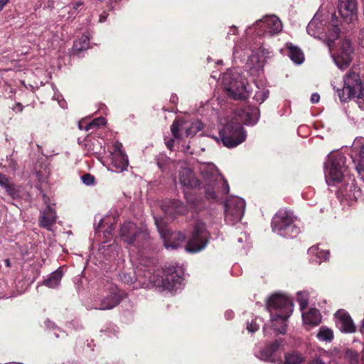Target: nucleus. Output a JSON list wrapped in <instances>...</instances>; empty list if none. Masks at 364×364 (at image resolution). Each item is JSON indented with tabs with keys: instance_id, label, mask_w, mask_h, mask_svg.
<instances>
[{
	"instance_id": "f257e3e1",
	"label": "nucleus",
	"mask_w": 364,
	"mask_h": 364,
	"mask_svg": "<svg viewBox=\"0 0 364 364\" xmlns=\"http://www.w3.org/2000/svg\"><path fill=\"white\" fill-rule=\"evenodd\" d=\"M267 306L271 313V328L276 335L287 331V319L294 310L290 297H268Z\"/></svg>"
},
{
	"instance_id": "f03ea898",
	"label": "nucleus",
	"mask_w": 364,
	"mask_h": 364,
	"mask_svg": "<svg viewBox=\"0 0 364 364\" xmlns=\"http://www.w3.org/2000/svg\"><path fill=\"white\" fill-rule=\"evenodd\" d=\"M183 272L179 267H171L166 269L159 272L157 271L151 275L149 271L144 273L145 277L149 278V284L143 282L139 273L137 274L135 280L138 279L139 282H143V287H150L151 286L161 289V290H168L172 291L181 287L183 282Z\"/></svg>"
},
{
	"instance_id": "7ed1b4c3",
	"label": "nucleus",
	"mask_w": 364,
	"mask_h": 364,
	"mask_svg": "<svg viewBox=\"0 0 364 364\" xmlns=\"http://www.w3.org/2000/svg\"><path fill=\"white\" fill-rule=\"evenodd\" d=\"M343 82V87L337 90L340 100L346 102L356 97L359 107L364 110V87L359 74L355 71H349L345 75Z\"/></svg>"
},
{
	"instance_id": "20e7f679",
	"label": "nucleus",
	"mask_w": 364,
	"mask_h": 364,
	"mask_svg": "<svg viewBox=\"0 0 364 364\" xmlns=\"http://www.w3.org/2000/svg\"><path fill=\"white\" fill-rule=\"evenodd\" d=\"M200 173L207 181L205 187L206 197L210 199L217 198L216 191L221 186L222 191L226 194L229 192V186L223 176L219 174L215 165L212 164H203L200 167Z\"/></svg>"
},
{
	"instance_id": "39448f33",
	"label": "nucleus",
	"mask_w": 364,
	"mask_h": 364,
	"mask_svg": "<svg viewBox=\"0 0 364 364\" xmlns=\"http://www.w3.org/2000/svg\"><path fill=\"white\" fill-rule=\"evenodd\" d=\"M317 16L318 14H316L308 24L306 28L307 32L311 36L318 38L325 41L329 49L331 50L333 43L336 39L338 38L340 33V29L338 28V20L336 18V14H332L331 28H328V33H323L321 31L323 30V24Z\"/></svg>"
},
{
	"instance_id": "423d86ee",
	"label": "nucleus",
	"mask_w": 364,
	"mask_h": 364,
	"mask_svg": "<svg viewBox=\"0 0 364 364\" xmlns=\"http://www.w3.org/2000/svg\"><path fill=\"white\" fill-rule=\"evenodd\" d=\"M222 82L228 95L233 99H245L247 97L246 82L237 71L229 70L224 73Z\"/></svg>"
},
{
	"instance_id": "0eeeda50",
	"label": "nucleus",
	"mask_w": 364,
	"mask_h": 364,
	"mask_svg": "<svg viewBox=\"0 0 364 364\" xmlns=\"http://www.w3.org/2000/svg\"><path fill=\"white\" fill-rule=\"evenodd\" d=\"M327 169L326 181L333 183L341 181L344 173L347 170L346 166V157L341 154H330L326 163Z\"/></svg>"
},
{
	"instance_id": "6e6552de",
	"label": "nucleus",
	"mask_w": 364,
	"mask_h": 364,
	"mask_svg": "<svg viewBox=\"0 0 364 364\" xmlns=\"http://www.w3.org/2000/svg\"><path fill=\"white\" fill-rule=\"evenodd\" d=\"M220 136L224 146L232 148L242 143L246 139V133L243 127L234 122L228 123L220 132Z\"/></svg>"
},
{
	"instance_id": "1a4fd4ad",
	"label": "nucleus",
	"mask_w": 364,
	"mask_h": 364,
	"mask_svg": "<svg viewBox=\"0 0 364 364\" xmlns=\"http://www.w3.org/2000/svg\"><path fill=\"white\" fill-rule=\"evenodd\" d=\"M155 224L164 240V245L166 249L175 250L181 247L185 241L186 237L181 232H171L166 229V223L161 218H155Z\"/></svg>"
},
{
	"instance_id": "9d476101",
	"label": "nucleus",
	"mask_w": 364,
	"mask_h": 364,
	"mask_svg": "<svg viewBox=\"0 0 364 364\" xmlns=\"http://www.w3.org/2000/svg\"><path fill=\"white\" fill-rule=\"evenodd\" d=\"M245 208V200L239 197L228 198L225 204V218L228 223L234 225L239 222L244 214Z\"/></svg>"
},
{
	"instance_id": "9b49d317",
	"label": "nucleus",
	"mask_w": 364,
	"mask_h": 364,
	"mask_svg": "<svg viewBox=\"0 0 364 364\" xmlns=\"http://www.w3.org/2000/svg\"><path fill=\"white\" fill-rule=\"evenodd\" d=\"M208 237L209 233L205 225L203 222H198L194 227L192 237L186 246V251L197 252L202 250L206 246Z\"/></svg>"
},
{
	"instance_id": "f8f14e48",
	"label": "nucleus",
	"mask_w": 364,
	"mask_h": 364,
	"mask_svg": "<svg viewBox=\"0 0 364 364\" xmlns=\"http://www.w3.org/2000/svg\"><path fill=\"white\" fill-rule=\"evenodd\" d=\"M202 129V124L200 122H188L183 120H175L171 127V131L175 139H180L183 136V133L186 137L194 136Z\"/></svg>"
},
{
	"instance_id": "ddd939ff",
	"label": "nucleus",
	"mask_w": 364,
	"mask_h": 364,
	"mask_svg": "<svg viewBox=\"0 0 364 364\" xmlns=\"http://www.w3.org/2000/svg\"><path fill=\"white\" fill-rule=\"evenodd\" d=\"M282 340L277 339L267 343L259 350V358L264 361L276 363L282 361Z\"/></svg>"
},
{
	"instance_id": "4468645a",
	"label": "nucleus",
	"mask_w": 364,
	"mask_h": 364,
	"mask_svg": "<svg viewBox=\"0 0 364 364\" xmlns=\"http://www.w3.org/2000/svg\"><path fill=\"white\" fill-rule=\"evenodd\" d=\"M254 26L260 29L259 35L272 36L282 30L281 21L274 15L266 16L262 19L257 21Z\"/></svg>"
},
{
	"instance_id": "2eb2a0df",
	"label": "nucleus",
	"mask_w": 364,
	"mask_h": 364,
	"mask_svg": "<svg viewBox=\"0 0 364 364\" xmlns=\"http://www.w3.org/2000/svg\"><path fill=\"white\" fill-rule=\"evenodd\" d=\"M353 48L350 41H341L337 53L333 55V60L340 69L346 68L352 60Z\"/></svg>"
},
{
	"instance_id": "dca6fc26",
	"label": "nucleus",
	"mask_w": 364,
	"mask_h": 364,
	"mask_svg": "<svg viewBox=\"0 0 364 364\" xmlns=\"http://www.w3.org/2000/svg\"><path fill=\"white\" fill-rule=\"evenodd\" d=\"M147 235L145 230H139L136 225L131 222L124 223L121 228V237L129 244H132L138 240H144Z\"/></svg>"
},
{
	"instance_id": "f3484780",
	"label": "nucleus",
	"mask_w": 364,
	"mask_h": 364,
	"mask_svg": "<svg viewBox=\"0 0 364 364\" xmlns=\"http://www.w3.org/2000/svg\"><path fill=\"white\" fill-rule=\"evenodd\" d=\"M338 12L347 23H353L357 19L356 0H341Z\"/></svg>"
},
{
	"instance_id": "a211bd4d",
	"label": "nucleus",
	"mask_w": 364,
	"mask_h": 364,
	"mask_svg": "<svg viewBox=\"0 0 364 364\" xmlns=\"http://www.w3.org/2000/svg\"><path fill=\"white\" fill-rule=\"evenodd\" d=\"M293 221L294 217L291 213L285 210H279L272 218V231L277 234L281 233L284 227Z\"/></svg>"
},
{
	"instance_id": "6ab92c4d",
	"label": "nucleus",
	"mask_w": 364,
	"mask_h": 364,
	"mask_svg": "<svg viewBox=\"0 0 364 364\" xmlns=\"http://www.w3.org/2000/svg\"><path fill=\"white\" fill-rule=\"evenodd\" d=\"M335 316L338 319L337 323L342 332L354 333L355 331V326L349 314L345 310L337 311Z\"/></svg>"
},
{
	"instance_id": "aec40b11",
	"label": "nucleus",
	"mask_w": 364,
	"mask_h": 364,
	"mask_svg": "<svg viewBox=\"0 0 364 364\" xmlns=\"http://www.w3.org/2000/svg\"><path fill=\"white\" fill-rule=\"evenodd\" d=\"M179 183L188 188H194L199 185V181L196 177L192 170L188 167H183L179 171Z\"/></svg>"
},
{
	"instance_id": "412c9836",
	"label": "nucleus",
	"mask_w": 364,
	"mask_h": 364,
	"mask_svg": "<svg viewBox=\"0 0 364 364\" xmlns=\"http://www.w3.org/2000/svg\"><path fill=\"white\" fill-rule=\"evenodd\" d=\"M121 297H93L100 304H92L88 306V309L106 310L111 309L118 305Z\"/></svg>"
},
{
	"instance_id": "4be33fe9",
	"label": "nucleus",
	"mask_w": 364,
	"mask_h": 364,
	"mask_svg": "<svg viewBox=\"0 0 364 364\" xmlns=\"http://www.w3.org/2000/svg\"><path fill=\"white\" fill-rule=\"evenodd\" d=\"M353 150L359 155V159L356 165L358 173L364 176V144L363 139H356L353 144Z\"/></svg>"
},
{
	"instance_id": "5701e85b",
	"label": "nucleus",
	"mask_w": 364,
	"mask_h": 364,
	"mask_svg": "<svg viewBox=\"0 0 364 364\" xmlns=\"http://www.w3.org/2000/svg\"><path fill=\"white\" fill-rule=\"evenodd\" d=\"M56 218L54 209L50 205H48L46 209L41 213L40 225L41 227L50 230L51 226L55 223Z\"/></svg>"
},
{
	"instance_id": "b1692460",
	"label": "nucleus",
	"mask_w": 364,
	"mask_h": 364,
	"mask_svg": "<svg viewBox=\"0 0 364 364\" xmlns=\"http://www.w3.org/2000/svg\"><path fill=\"white\" fill-rule=\"evenodd\" d=\"M162 209L167 215L173 214H184L186 213L185 206L178 200H172L165 202L162 205Z\"/></svg>"
},
{
	"instance_id": "393cba45",
	"label": "nucleus",
	"mask_w": 364,
	"mask_h": 364,
	"mask_svg": "<svg viewBox=\"0 0 364 364\" xmlns=\"http://www.w3.org/2000/svg\"><path fill=\"white\" fill-rule=\"evenodd\" d=\"M302 317L304 323L311 326H316L321 322V315L316 308H311L307 312L303 313Z\"/></svg>"
},
{
	"instance_id": "a878e982",
	"label": "nucleus",
	"mask_w": 364,
	"mask_h": 364,
	"mask_svg": "<svg viewBox=\"0 0 364 364\" xmlns=\"http://www.w3.org/2000/svg\"><path fill=\"white\" fill-rule=\"evenodd\" d=\"M247 65L252 74L254 75L263 68L264 59H262L259 53H253L249 57Z\"/></svg>"
},
{
	"instance_id": "bb28decb",
	"label": "nucleus",
	"mask_w": 364,
	"mask_h": 364,
	"mask_svg": "<svg viewBox=\"0 0 364 364\" xmlns=\"http://www.w3.org/2000/svg\"><path fill=\"white\" fill-rule=\"evenodd\" d=\"M112 164L116 171H122L128 166V158L125 154H112Z\"/></svg>"
},
{
	"instance_id": "cd10ccee",
	"label": "nucleus",
	"mask_w": 364,
	"mask_h": 364,
	"mask_svg": "<svg viewBox=\"0 0 364 364\" xmlns=\"http://www.w3.org/2000/svg\"><path fill=\"white\" fill-rule=\"evenodd\" d=\"M284 360V364H301L305 358L297 351H291L285 353Z\"/></svg>"
},
{
	"instance_id": "c85d7f7f",
	"label": "nucleus",
	"mask_w": 364,
	"mask_h": 364,
	"mask_svg": "<svg viewBox=\"0 0 364 364\" xmlns=\"http://www.w3.org/2000/svg\"><path fill=\"white\" fill-rule=\"evenodd\" d=\"M62 276V271L58 269L53 272L50 277L44 281V284L50 288L57 287L60 282Z\"/></svg>"
},
{
	"instance_id": "c756f323",
	"label": "nucleus",
	"mask_w": 364,
	"mask_h": 364,
	"mask_svg": "<svg viewBox=\"0 0 364 364\" xmlns=\"http://www.w3.org/2000/svg\"><path fill=\"white\" fill-rule=\"evenodd\" d=\"M289 55L290 58L296 64H301L304 60V54L301 50L296 46H289Z\"/></svg>"
},
{
	"instance_id": "7c9ffc66",
	"label": "nucleus",
	"mask_w": 364,
	"mask_h": 364,
	"mask_svg": "<svg viewBox=\"0 0 364 364\" xmlns=\"http://www.w3.org/2000/svg\"><path fill=\"white\" fill-rule=\"evenodd\" d=\"M299 232V228L294 224L293 221L284 227V230L282 231L281 233H278V235L285 237H294L296 236Z\"/></svg>"
},
{
	"instance_id": "2f4dec72",
	"label": "nucleus",
	"mask_w": 364,
	"mask_h": 364,
	"mask_svg": "<svg viewBox=\"0 0 364 364\" xmlns=\"http://www.w3.org/2000/svg\"><path fill=\"white\" fill-rule=\"evenodd\" d=\"M245 114L246 115L245 119L246 124H254L257 122L259 117V110L257 108L247 109L245 111Z\"/></svg>"
},
{
	"instance_id": "473e14b6",
	"label": "nucleus",
	"mask_w": 364,
	"mask_h": 364,
	"mask_svg": "<svg viewBox=\"0 0 364 364\" xmlns=\"http://www.w3.org/2000/svg\"><path fill=\"white\" fill-rule=\"evenodd\" d=\"M318 340L329 342L333 338V332L331 329L322 326L317 334Z\"/></svg>"
},
{
	"instance_id": "72a5a7b5",
	"label": "nucleus",
	"mask_w": 364,
	"mask_h": 364,
	"mask_svg": "<svg viewBox=\"0 0 364 364\" xmlns=\"http://www.w3.org/2000/svg\"><path fill=\"white\" fill-rule=\"evenodd\" d=\"M309 254L310 255H314L318 259H323L324 260L328 259L329 257V252L319 250L318 246H312L309 249Z\"/></svg>"
},
{
	"instance_id": "f704fd0d",
	"label": "nucleus",
	"mask_w": 364,
	"mask_h": 364,
	"mask_svg": "<svg viewBox=\"0 0 364 364\" xmlns=\"http://www.w3.org/2000/svg\"><path fill=\"white\" fill-rule=\"evenodd\" d=\"M90 39L87 36H82L80 39L75 41L73 48L76 50H83L89 48Z\"/></svg>"
},
{
	"instance_id": "c9c22d12",
	"label": "nucleus",
	"mask_w": 364,
	"mask_h": 364,
	"mask_svg": "<svg viewBox=\"0 0 364 364\" xmlns=\"http://www.w3.org/2000/svg\"><path fill=\"white\" fill-rule=\"evenodd\" d=\"M345 358L350 364H359L360 356L356 351L348 350Z\"/></svg>"
},
{
	"instance_id": "e433bc0d",
	"label": "nucleus",
	"mask_w": 364,
	"mask_h": 364,
	"mask_svg": "<svg viewBox=\"0 0 364 364\" xmlns=\"http://www.w3.org/2000/svg\"><path fill=\"white\" fill-rule=\"evenodd\" d=\"M5 190L6 193L11 196V198H15L19 196V191L17 189L16 186L11 182L6 188Z\"/></svg>"
},
{
	"instance_id": "4c0bfd02",
	"label": "nucleus",
	"mask_w": 364,
	"mask_h": 364,
	"mask_svg": "<svg viewBox=\"0 0 364 364\" xmlns=\"http://www.w3.org/2000/svg\"><path fill=\"white\" fill-rule=\"evenodd\" d=\"M105 124V119L103 117H99L94 119L91 123L86 125L85 130H89L93 127H99Z\"/></svg>"
},
{
	"instance_id": "58836bf2",
	"label": "nucleus",
	"mask_w": 364,
	"mask_h": 364,
	"mask_svg": "<svg viewBox=\"0 0 364 364\" xmlns=\"http://www.w3.org/2000/svg\"><path fill=\"white\" fill-rule=\"evenodd\" d=\"M269 91L268 90H261L256 92L255 95V98L257 102L260 103L263 102L268 97Z\"/></svg>"
},
{
	"instance_id": "ea45409f",
	"label": "nucleus",
	"mask_w": 364,
	"mask_h": 364,
	"mask_svg": "<svg viewBox=\"0 0 364 364\" xmlns=\"http://www.w3.org/2000/svg\"><path fill=\"white\" fill-rule=\"evenodd\" d=\"M81 178L82 182L87 186H92L95 184V177L90 173L83 175Z\"/></svg>"
},
{
	"instance_id": "a19ab883",
	"label": "nucleus",
	"mask_w": 364,
	"mask_h": 364,
	"mask_svg": "<svg viewBox=\"0 0 364 364\" xmlns=\"http://www.w3.org/2000/svg\"><path fill=\"white\" fill-rule=\"evenodd\" d=\"M9 183H11L9 178L4 174L0 173V186L5 188Z\"/></svg>"
},
{
	"instance_id": "79ce46f5",
	"label": "nucleus",
	"mask_w": 364,
	"mask_h": 364,
	"mask_svg": "<svg viewBox=\"0 0 364 364\" xmlns=\"http://www.w3.org/2000/svg\"><path fill=\"white\" fill-rule=\"evenodd\" d=\"M247 330L249 332L255 333L259 329V325L256 323L255 321H252L251 323H247Z\"/></svg>"
},
{
	"instance_id": "37998d69",
	"label": "nucleus",
	"mask_w": 364,
	"mask_h": 364,
	"mask_svg": "<svg viewBox=\"0 0 364 364\" xmlns=\"http://www.w3.org/2000/svg\"><path fill=\"white\" fill-rule=\"evenodd\" d=\"M114 149L112 154H124L122 150V144L119 142H115L114 144Z\"/></svg>"
},
{
	"instance_id": "c03bdc74",
	"label": "nucleus",
	"mask_w": 364,
	"mask_h": 364,
	"mask_svg": "<svg viewBox=\"0 0 364 364\" xmlns=\"http://www.w3.org/2000/svg\"><path fill=\"white\" fill-rule=\"evenodd\" d=\"M259 54V56L262 59H264V61L266 60L267 58H269V54L271 52L266 48H262L259 50V51L257 53Z\"/></svg>"
},
{
	"instance_id": "a18cd8bd",
	"label": "nucleus",
	"mask_w": 364,
	"mask_h": 364,
	"mask_svg": "<svg viewBox=\"0 0 364 364\" xmlns=\"http://www.w3.org/2000/svg\"><path fill=\"white\" fill-rule=\"evenodd\" d=\"M121 279L125 283H133L134 279L131 277L129 274L124 273L121 276Z\"/></svg>"
},
{
	"instance_id": "49530a36",
	"label": "nucleus",
	"mask_w": 364,
	"mask_h": 364,
	"mask_svg": "<svg viewBox=\"0 0 364 364\" xmlns=\"http://www.w3.org/2000/svg\"><path fill=\"white\" fill-rule=\"evenodd\" d=\"M186 199L190 205L196 210H200V208L198 205V201L197 200H191L188 196H186Z\"/></svg>"
},
{
	"instance_id": "de8ad7c7",
	"label": "nucleus",
	"mask_w": 364,
	"mask_h": 364,
	"mask_svg": "<svg viewBox=\"0 0 364 364\" xmlns=\"http://www.w3.org/2000/svg\"><path fill=\"white\" fill-rule=\"evenodd\" d=\"M83 4L84 2L81 0H79L76 2L72 3L70 6L72 9L77 11L80 6H83Z\"/></svg>"
},
{
	"instance_id": "09e8293b",
	"label": "nucleus",
	"mask_w": 364,
	"mask_h": 364,
	"mask_svg": "<svg viewBox=\"0 0 364 364\" xmlns=\"http://www.w3.org/2000/svg\"><path fill=\"white\" fill-rule=\"evenodd\" d=\"M299 304H300V309L301 311H304L305 309H306L308 306V301L304 297H300Z\"/></svg>"
},
{
	"instance_id": "8fccbe9b",
	"label": "nucleus",
	"mask_w": 364,
	"mask_h": 364,
	"mask_svg": "<svg viewBox=\"0 0 364 364\" xmlns=\"http://www.w3.org/2000/svg\"><path fill=\"white\" fill-rule=\"evenodd\" d=\"M308 364H326L319 357L313 358Z\"/></svg>"
},
{
	"instance_id": "3c124183",
	"label": "nucleus",
	"mask_w": 364,
	"mask_h": 364,
	"mask_svg": "<svg viewBox=\"0 0 364 364\" xmlns=\"http://www.w3.org/2000/svg\"><path fill=\"white\" fill-rule=\"evenodd\" d=\"M320 100V96L318 93H313L311 97V102L312 103H317Z\"/></svg>"
},
{
	"instance_id": "603ef678",
	"label": "nucleus",
	"mask_w": 364,
	"mask_h": 364,
	"mask_svg": "<svg viewBox=\"0 0 364 364\" xmlns=\"http://www.w3.org/2000/svg\"><path fill=\"white\" fill-rule=\"evenodd\" d=\"M165 141H166V145L167 146V148H168L170 150L172 149V148L173 147V145H174V139H165Z\"/></svg>"
},
{
	"instance_id": "864d4df0",
	"label": "nucleus",
	"mask_w": 364,
	"mask_h": 364,
	"mask_svg": "<svg viewBox=\"0 0 364 364\" xmlns=\"http://www.w3.org/2000/svg\"><path fill=\"white\" fill-rule=\"evenodd\" d=\"M352 188L353 186H350V191H352ZM353 197L354 199H357L358 197L360 196V190L358 189L355 186H353Z\"/></svg>"
},
{
	"instance_id": "5fc2aeb1",
	"label": "nucleus",
	"mask_w": 364,
	"mask_h": 364,
	"mask_svg": "<svg viewBox=\"0 0 364 364\" xmlns=\"http://www.w3.org/2000/svg\"><path fill=\"white\" fill-rule=\"evenodd\" d=\"M90 299V301H87V308L88 309V306L92 305V304H100V301H96L95 299H93V297H89Z\"/></svg>"
},
{
	"instance_id": "6e6d98bb",
	"label": "nucleus",
	"mask_w": 364,
	"mask_h": 364,
	"mask_svg": "<svg viewBox=\"0 0 364 364\" xmlns=\"http://www.w3.org/2000/svg\"><path fill=\"white\" fill-rule=\"evenodd\" d=\"M9 0H0V11L4 9Z\"/></svg>"
},
{
	"instance_id": "4d7b16f0",
	"label": "nucleus",
	"mask_w": 364,
	"mask_h": 364,
	"mask_svg": "<svg viewBox=\"0 0 364 364\" xmlns=\"http://www.w3.org/2000/svg\"><path fill=\"white\" fill-rule=\"evenodd\" d=\"M14 110H16V111H18V112H22L23 111V106L20 103H17L15 106V107L14 108Z\"/></svg>"
},
{
	"instance_id": "13d9d810",
	"label": "nucleus",
	"mask_w": 364,
	"mask_h": 364,
	"mask_svg": "<svg viewBox=\"0 0 364 364\" xmlns=\"http://www.w3.org/2000/svg\"><path fill=\"white\" fill-rule=\"evenodd\" d=\"M269 326H267V324H265L263 327V331L265 335H267L269 333Z\"/></svg>"
},
{
	"instance_id": "bf43d9fd",
	"label": "nucleus",
	"mask_w": 364,
	"mask_h": 364,
	"mask_svg": "<svg viewBox=\"0 0 364 364\" xmlns=\"http://www.w3.org/2000/svg\"><path fill=\"white\" fill-rule=\"evenodd\" d=\"M311 294V292L305 291H299V292H297L296 296H303V294Z\"/></svg>"
},
{
	"instance_id": "052dcab7",
	"label": "nucleus",
	"mask_w": 364,
	"mask_h": 364,
	"mask_svg": "<svg viewBox=\"0 0 364 364\" xmlns=\"http://www.w3.org/2000/svg\"><path fill=\"white\" fill-rule=\"evenodd\" d=\"M107 19V16H104V15H100V22L102 23V22H105Z\"/></svg>"
},
{
	"instance_id": "680f3d73",
	"label": "nucleus",
	"mask_w": 364,
	"mask_h": 364,
	"mask_svg": "<svg viewBox=\"0 0 364 364\" xmlns=\"http://www.w3.org/2000/svg\"><path fill=\"white\" fill-rule=\"evenodd\" d=\"M360 331L364 334V318L363 319L362 321V325L360 326Z\"/></svg>"
},
{
	"instance_id": "e2e57ef3",
	"label": "nucleus",
	"mask_w": 364,
	"mask_h": 364,
	"mask_svg": "<svg viewBox=\"0 0 364 364\" xmlns=\"http://www.w3.org/2000/svg\"><path fill=\"white\" fill-rule=\"evenodd\" d=\"M5 264H6V266L7 267H11V262H10V260L9 259H6L5 260Z\"/></svg>"
},
{
	"instance_id": "0e129e2a",
	"label": "nucleus",
	"mask_w": 364,
	"mask_h": 364,
	"mask_svg": "<svg viewBox=\"0 0 364 364\" xmlns=\"http://www.w3.org/2000/svg\"><path fill=\"white\" fill-rule=\"evenodd\" d=\"M272 296H285L284 294L282 293H275L274 294H272Z\"/></svg>"
},
{
	"instance_id": "69168bd1",
	"label": "nucleus",
	"mask_w": 364,
	"mask_h": 364,
	"mask_svg": "<svg viewBox=\"0 0 364 364\" xmlns=\"http://www.w3.org/2000/svg\"><path fill=\"white\" fill-rule=\"evenodd\" d=\"M79 128H80V129H85L86 126H85V127H83L82 124L81 122H80V123H79Z\"/></svg>"
},
{
	"instance_id": "338daca9",
	"label": "nucleus",
	"mask_w": 364,
	"mask_h": 364,
	"mask_svg": "<svg viewBox=\"0 0 364 364\" xmlns=\"http://www.w3.org/2000/svg\"><path fill=\"white\" fill-rule=\"evenodd\" d=\"M238 52V48L237 46L235 47V49H234V52H233V54L235 55L236 53Z\"/></svg>"
},
{
	"instance_id": "774afa93",
	"label": "nucleus",
	"mask_w": 364,
	"mask_h": 364,
	"mask_svg": "<svg viewBox=\"0 0 364 364\" xmlns=\"http://www.w3.org/2000/svg\"><path fill=\"white\" fill-rule=\"evenodd\" d=\"M232 29L234 30V33L237 31V28L235 27Z\"/></svg>"
}]
</instances>
